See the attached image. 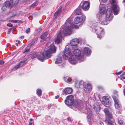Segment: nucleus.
Wrapping results in <instances>:
<instances>
[{"instance_id": "nucleus-1", "label": "nucleus", "mask_w": 125, "mask_h": 125, "mask_svg": "<svg viewBox=\"0 0 125 125\" xmlns=\"http://www.w3.org/2000/svg\"><path fill=\"white\" fill-rule=\"evenodd\" d=\"M106 9L104 7L100 8V14L98 16L99 22L102 25H106L107 24V21H110L112 18V10L110 8H108L106 11V17L105 14Z\"/></svg>"}, {"instance_id": "nucleus-2", "label": "nucleus", "mask_w": 125, "mask_h": 125, "mask_svg": "<svg viewBox=\"0 0 125 125\" xmlns=\"http://www.w3.org/2000/svg\"><path fill=\"white\" fill-rule=\"evenodd\" d=\"M75 26L73 24L72 20L70 18H68L65 23L64 28L62 27L60 31V33L64 36L69 35L72 33V29Z\"/></svg>"}, {"instance_id": "nucleus-3", "label": "nucleus", "mask_w": 125, "mask_h": 125, "mask_svg": "<svg viewBox=\"0 0 125 125\" xmlns=\"http://www.w3.org/2000/svg\"><path fill=\"white\" fill-rule=\"evenodd\" d=\"M65 51L64 53H61L59 54L58 57L55 62V63L58 64L61 63L63 61V60L67 59L68 58L70 54L69 46L67 45L66 46Z\"/></svg>"}, {"instance_id": "nucleus-4", "label": "nucleus", "mask_w": 125, "mask_h": 125, "mask_svg": "<svg viewBox=\"0 0 125 125\" xmlns=\"http://www.w3.org/2000/svg\"><path fill=\"white\" fill-rule=\"evenodd\" d=\"M104 111L105 114L106 119L105 120L106 123L107 122L108 125H113L114 122L113 121V116L112 113L109 111L107 108L104 109Z\"/></svg>"}, {"instance_id": "nucleus-5", "label": "nucleus", "mask_w": 125, "mask_h": 125, "mask_svg": "<svg viewBox=\"0 0 125 125\" xmlns=\"http://www.w3.org/2000/svg\"><path fill=\"white\" fill-rule=\"evenodd\" d=\"M117 3L116 0H111V8L115 15H117L120 10L119 7L117 4Z\"/></svg>"}, {"instance_id": "nucleus-6", "label": "nucleus", "mask_w": 125, "mask_h": 125, "mask_svg": "<svg viewBox=\"0 0 125 125\" xmlns=\"http://www.w3.org/2000/svg\"><path fill=\"white\" fill-rule=\"evenodd\" d=\"M73 53L77 60L80 62L84 61L83 57L82 55H81V52L80 50L77 49H75L74 50Z\"/></svg>"}, {"instance_id": "nucleus-7", "label": "nucleus", "mask_w": 125, "mask_h": 125, "mask_svg": "<svg viewBox=\"0 0 125 125\" xmlns=\"http://www.w3.org/2000/svg\"><path fill=\"white\" fill-rule=\"evenodd\" d=\"M12 8H13V7L10 0H8L4 3L1 9L3 11H5L7 9L10 10Z\"/></svg>"}, {"instance_id": "nucleus-8", "label": "nucleus", "mask_w": 125, "mask_h": 125, "mask_svg": "<svg viewBox=\"0 0 125 125\" xmlns=\"http://www.w3.org/2000/svg\"><path fill=\"white\" fill-rule=\"evenodd\" d=\"M74 101L73 96L72 95L68 96L65 101V104L68 106L72 105Z\"/></svg>"}, {"instance_id": "nucleus-9", "label": "nucleus", "mask_w": 125, "mask_h": 125, "mask_svg": "<svg viewBox=\"0 0 125 125\" xmlns=\"http://www.w3.org/2000/svg\"><path fill=\"white\" fill-rule=\"evenodd\" d=\"M79 42V41L78 38H75L71 40L70 44L73 48H75L77 47Z\"/></svg>"}, {"instance_id": "nucleus-10", "label": "nucleus", "mask_w": 125, "mask_h": 125, "mask_svg": "<svg viewBox=\"0 0 125 125\" xmlns=\"http://www.w3.org/2000/svg\"><path fill=\"white\" fill-rule=\"evenodd\" d=\"M83 15V16L80 17L77 16L74 19V22L76 24H78L83 20H84L85 19V16Z\"/></svg>"}, {"instance_id": "nucleus-11", "label": "nucleus", "mask_w": 125, "mask_h": 125, "mask_svg": "<svg viewBox=\"0 0 125 125\" xmlns=\"http://www.w3.org/2000/svg\"><path fill=\"white\" fill-rule=\"evenodd\" d=\"M113 99L115 103V106L116 109H119L121 107L120 104L119 103V101L117 99L115 96L113 97Z\"/></svg>"}, {"instance_id": "nucleus-12", "label": "nucleus", "mask_w": 125, "mask_h": 125, "mask_svg": "<svg viewBox=\"0 0 125 125\" xmlns=\"http://www.w3.org/2000/svg\"><path fill=\"white\" fill-rule=\"evenodd\" d=\"M27 61V60L21 61L18 64L14 66L13 68V70H15L19 68L20 67H22L25 64Z\"/></svg>"}, {"instance_id": "nucleus-13", "label": "nucleus", "mask_w": 125, "mask_h": 125, "mask_svg": "<svg viewBox=\"0 0 125 125\" xmlns=\"http://www.w3.org/2000/svg\"><path fill=\"white\" fill-rule=\"evenodd\" d=\"M57 37L55 39V42L56 43L58 44L60 42L63 35L60 33V32L57 33Z\"/></svg>"}, {"instance_id": "nucleus-14", "label": "nucleus", "mask_w": 125, "mask_h": 125, "mask_svg": "<svg viewBox=\"0 0 125 125\" xmlns=\"http://www.w3.org/2000/svg\"><path fill=\"white\" fill-rule=\"evenodd\" d=\"M109 97L108 96H104L102 98V101L103 103L105 105H108L110 104Z\"/></svg>"}, {"instance_id": "nucleus-15", "label": "nucleus", "mask_w": 125, "mask_h": 125, "mask_svg": "<svg viewBox=\"0 0 125 125\" xmlns=\"http://www.w3.org/2000/svg\"><path fill=\"white\" fill-rule=\"evenodd\" d=\"M87 118L88 121L90 123L91 119L92 117V113L91 110L89 108L87 109Z\"/></svg>"}, {"instance_id": "nucleus-16", "label": "nucleus", "mask_w": 125, "mask_h": 125, "mask_svg": "<svg viewBox=\"0 0 125 125\" xmlns=\"http://www.w3.org/2000/svg\"><path fill=\"white\" fill-rule=\"evenodd\" d=\"M90 3L87 1H84L82 6V8L84 10H88L89 8Z\"/></svg>"}, {"instance_id": "nucleus-17", "label": "nucleus", "mask_w": 125, "mask_h": 125, "mask_svg": "<svg viewBox=\"0 0 125 125\" xmlns=\"http://www.w3.org/2000/svg\"><path fill=\"white\" fill-rule=\"evenodd\" d=\"M99 31L97 32V34L98 38L100 39L104 34V30L102 28H100Z\"/></svg>"}, {"instance_id": "nucleus-18", "label": "nucleus", "mask_w": 125, "mask_h": 125, "mask_svg": "<svg viewBox=\"0 0 125 125\" xmlns=\"http://www.w3.org/2000/svg\"><path fill=\"white\" fill-rule=\"evenodd\" d=\"M63 91L64 94L65 95L72 93L73 91V90L71 88H67L63 90Z\"/></svg>"}, {"instance_id": "nucleus-19", "label": "nucleus", "mask_w": 125, "mask_h": 125, "mask_svg": "<svg viewBox=\"0 0 125 125\" xmlns=\"http://www.w3.org/2000/svg\"><path fill=\"white\" fill-rule=\"evenodd\" d=\"M69 61L70 63L72 64H76V59L75 58L74 56L73 55H71L70 57Z\"/></svg>"}, {"instance_id": "nucleus-20", "label": "nucleus", "mask_w": 125, "mask_h": 125, "mask_svg": "<svg viewBox=\"0 0 125 125\" xmlns=\"http://www.w3.org/2000/svg\"><path fill=\"white\" fill-rule=\"evenodd\" d=\"M83 86L84 90L86 91H89L92 89L91 86L90 84H85Z\"/></svg>"}, {"instance_id": "nucleus-21", "label": "nucleus", "mask_w": 125, "mask_h": 125, "mask_svg": "<svg viewBox=\"0 0 125 125\" xmlns=\"http://www.w3.org/2000/svg\"><path fill=\"white\" fill-rule=\"evenodd\" d=\"M52 53L49 49L47 50L45 52L44 54L47 59L50 58L52 56Z\"/></svg>"}, {"instance_id": "nucleus-22", "label": "nucleus", "mask_w": 125, "mask_h": 125, "mask_svg": "<svg viewBox=\"0 0 125 125\" xmlns=\"http://www.w3.org/2000/svg\"><path fill=\"white\" fill-rule=\"evenodd\" d=\"M48 49L52 53H55L56 51V48L55 46L53 44L50 45L49 49Z\"/></svg>"}, {"instance_id": "nucleus-23", "label": "nucleus", "mask_w": 125, "mask_h": 125, "mask_svg": "<svg viewBox=\"0 0 125 125\" xmlns=\"http://www.w3.org/2000/svg\"><path fill=\"white\" fill-rule=\"evenodd\" d=\"M38 58L42 62H43L44 60L47 59L45 56L44 54L43 53H40L39 56L38 57Z\"/></svg>"}, {"instance_id": "nucleus-24", "label": "nucleus", "mask_w": 125, "mask_h": 125, "mask_svg": "<svg viewBox=\"0 0 125 125\" xmlns=\"http://www.w3.org/2000/svg\"><path fill=\"white\" fill-rule=\"evenodd\" d=\"M84 53L86 55H89L90 54L91 52L90 49L88 48L85 47L84 48Z\"/></svg>"}, {"instance_id": "nucleus-25", "label": "nucleus", "mask_w": 125, "mask_h": 125, "mask_svg": "<svg viewBox=\"0 0 125 125\" xmlns=\"http://www.w3.org/2000/svg\"><path fill=\"white\" fill-rule=\"evenodd\" d=\"M13 8L16 7L18 4L19 0H10Z\"/></svg>"}, {"instance_id": "nucleus-26", "label": "nucleus", "mask_w": 125, "mask_h": 125, "mask_svg": "<svg viewBox=\"0 0 125 125\" xmlns=\"http://www.w3.org/2000/svg\"><path fill=\"white\" fill-rule=\"evenodd\" d=\"M98 25V23L97 22H94L93 23L92 26H91V28L92 29V31L93 32H95L96 31V29L95 27Z\"/></svg>"}, {"instance_id": "nucleus-27", "label": "nucleus", "mask_w": 125, "mask_h": 125, "mask_svg": "<svg viewBox=\"0 0 125 125\" xmlns=\"http://www.w3.org/2000/svg\"><path fill=\"white\" fill-rule=\"evenodd\" d=\"M48 35L47 32H45L41 36V41L42 40V41H43L45 40L46 38L47 37V36Z\"/></svg>"}, {"instance_id": "nucleus-28", "label": "nucleus", "mask_w": 125, "mask_h": 125, "mask_svg": "<svg viewBox=\"0 0 125 125\" xmlns=\"http://www.w3.org/2000/svg\"><path fill=\"white\" fill-rule=\"evenodd\" d=\"M75 12L76 15H83V14L81 12V9L79 7H78L76 9Z\"/></svg>"}, {"instance_id": "nucleus-29", "label": "nucleus", "mask_w": 125, "mask_h": 125, "mask_svg": "<svg viewBox=\"0 0 125 125\" xmlns=\"http://www.w3.org/2000/svg\"><path fill=\"white\" fill-rule=\"evenodd\" d=\"M84 82L82 81H81L79 82L78 84L77 83H75V86L77 88H80L81 85H84Z\"/></svg>"}, {"instance_id": "nucleus-30", "label": "nucleus", "mask_w": 125, "mask_h": 125, "mask_svg": "<svg viewBox=\"0 0 125 125\" xmlns=\"http://www.w3.org/2000/svg\"><path fill=\"white\" fill-rule=\"evenodd\" d=\"M64 79L65 81L69 83H71L73 82V80L71 78H68V77H65Z\"/></svg>"}, {"instance_id": "nucleus-31", "label": "nucleus", "mask_w": 125, "mask_h": 125, "mask_svg": "<svg viewBox=\"0 0 125 125\" xmlns=\"http://www.w3.org/2000/svg\"><path fill=\"white\" fill-rule=\"evenodd\" d=\"M61 9H58L57 10L54 14V16L55 18H56L57 16L59 15L61 13Z\"/></svg>"}, {"instance_id": "nucleus-32", "label": "nucleus", "mask_w": 125, "mask_h": 125, "mask_svg": "<svg viewBox=\"0 0 125 125\" xmlns=\"http://www.w3.org/2000/svg\"><path fill=\"white\" fill-rule=\"evenodd\" d=\"M75 107L76 108H77L78 110H80L82 107V106H81L80 104L79 103H78L77 102H75Z\"/></svg>"}, {"instance_id": "nucleus-33", "label": "nucleus", "mask_w": 125, "mask_h": 125, "mask_svg": "<svg viewBox=\"0 0 125 125\" xmlns=\"http://www.w3.org/2000/svg\"><path fill=\"white\" fill-rule=\"evenodd\" d=\"M37 94L38 96H41L42 95V91L40 89H38L37 90Z\"/></svg>"}, {"instance_id": "nucleus-34", "label": "nucleus", "mask_w": 125, "mask_h": 125, "mask_svg": "<svg viewBox=\"0 0 125 125\" xmlns=\"http://www.w3.org/2000/svg\"><path fill=\"white\" fill-rule=\"evenodd\" d=\"M30 47L29 46L27 47L25 49L23 53H26L29 52L30 51Z\"/></svg>"}, {"instance_id": "nucleus-35", "label": "nucleus", "mask_w": 125, "mask_h": 125, "mask_svg": "<svg viewBox=\"0 0 125 125\" xmlns=\"http://www.w3.org/2000/svg\"><path fill=\"white\" fill-rule=\"evenodd\" d=\"M38 3V1H36L34 3L32 4L31 7L32 8H34L37 6Z\"/></svg>"}, {"instance_id": "nucleus-36", "label": "nucleus", "mask_w": 125, "mask_h": 125, "mask_svg": "<svg viewBox=\"0 0 125 125\" xmlns=\"http://www.w3.org/2000/svg\"><path fill=\"white\" fill-rule=\"evenodd\" d=\"M37 55V53L36 52H34L31 55V57L32 59L35 58Z\"/></svg>"}, {"instance_id": "nucleus-37", "label": "nucleus", "mask_w": 125, "mask_h": 125, "mask_svg": "<svg viewBox=\"0 0 125 125\" xmlns=\"http://www.w3.org/2000/svg\"><path fill=\"white\" fill-rule=\"evenodd\" d=\"M118 123L120 125H122L123 123V119H119Z\"/></svg>"}, {"instance_id": "nucleus-38", "label": "nucleus", "mask_w": 125, "mask_h": 125, "mask_svg": "<svg viewBox=\"0 0 125 125\" xmlns=\"http://www.w3.org/2000/svg\"><path fill=\"white\" fill-rule=\"evenodd\" d=\"M19 21L18 20H11L10 21L11 22L15 23H19Z\"/></svg>"}, {"instance_id": "nucleus-39", "label": "nucleus", "mask_w": 125, "mask_h": 125, "mask_svg": "<svg viewBox=\"0 0 125 125\" xmlns=\"http://www.w3.org/2000/svg\"><path fill=\"white\" fill-rule=\"evenodd\" d=\"M121 78L122 80L125 79V73L123 74L121 77Z\"/></svg>"}, {"instance_id": "nucleus-40", "label": "nucleus", "mask_w": 125, "mask_h": 125, "mask_svg": "<svg viewBox=\"0 0 125 125\" xmlns=\"http://www.w3.org/2000/svg\"><path fill=\"white\" fill-rule=\"evenodd\" d=\"M7 26L10 27H12L13 26V25L12 24H11L10 23H9L8 24H7Z\"/></svg>"}, {"instance_id": "nucleus-41", "label": "nucleus", "mask_w": 125, "mask_h": 125, "mask_svg": "<svg viewBox=\"0 0 125 125\" xmlns=\"http://www.w3.org/2000/svg\"><path fill=\"white\" fill-rule=\"evenodd\" d=\"M30 28H29L27 30H26V32L27 33H28L30 32Z\"/></svg>"}, {"instance_id": "nucleus-42", "label": "nucleus", "mask_w": 125, "mask_h": 125, "mask_svg": "<svg viewBox=\"0 0 125 125\" xmlns=\"http://www.w3.org/2000/svg\"><path fill=\"white\" fill-rule=\"evenodd\" d=\"M16 42H18V43H15V45H16V46H18V44H20V41H16Z\"/></svg>"}, {"instance_id": "nucleus-43", "label": "nucleus", "mask_w": 125, "mask_h": 125, "mask_svg": "<svg viewBox=\"0 0 125 125\" xmlns=\"http://www.w3.org/2000/svg\"><path fill=\"white\" fill-rule=\"evenodd\" d=\"M36 42V41L35 40H33L31 42V44H33L34 43H35V42Z\"/></svg>"}, {"instance_id": "nucleus-44", "label": "nucleus", "mask_w": 125, "mask_h": 125, "mask_svg": "<svg viewBox=\"0 0 125 125\" xmlns=\"http://www.w3.org/2000/svg\"><path fill=\"white\" fill-rule=\"evenodd\" d=\"M122 71H120L118 73H115V74L117 75H119L122 72Z\"/></svg>"}, {"instance_id": "nucleus-45", "label": "nucleus", "mask_w": 125, "mask_h": 125, "mask_svg": "<svg viewBox=\"0 0 125 125\" xmlns=\"http://www.w3.org/2000/svg\"><path fill=\"white\" fill-rule=\"evenodd\" d=\"M11 30V28H10L9 29V30L8 31V34H9L10 32V31Z\"/></svg>"}, {"instance_id": "nucleus-46", "label": "nucleus", "mask_w": 125, "mask_h": 125, "mask_svg": "<svg viewBox=\"0 0 125 125\" xmlns=\"http://www.w3.org/2000/svg\"><path fill=\"white\" fill-rule=\"evenodd\" d=\"M4 63V62L2 61V60H1L0 61V63L1 64H3Z\"/></svg>"}, {"instance_id": "nucleus-47", "label": "nucleus", "mask_w": 125, "mask_h": 125, "mask_svg": "<svg viewBox=\"0 0 125 125\" xmlns=\"http://www.w3.org/2000/svg\"><path fill=\"white\" fill-rule=\"evenodd\" d=\"M118 92L116 91H114L113 92V93L114 94H116Z\"/></svg>"}, {"instance_id": "nucleus-48", "label": "nucleus", "mask_w": 125, "mask_h": 125, "mask_svg": "<svg viewBox=\"0 0 125 125\" xmlns=\"http://www.w3.org/2000/svg\"><path fill=\"white\" fill-rule=\"evenodd\" d=\"M59 95H57L56 96H55L54 98L55 99H57L58 98H59Z\"/></svg>"}, {"instance_id": "nucleus-49", "label": "nucleus", "mask_w": 125, "mask_h": 125, "mask_svg": "<svg viewBox=\"0 0 125 125\" xmlns=\"http://www.w3.org/2000/svg\"><path fill=\"white\" fill-rule=\"evenodd\" d=\"M102 1L103 2H106L107 0H102Z\"/></svg>"}, {"instance_id": "nucleus-50", "label": "nucleus", "mask_w": 125, "mask_h": 125, "mask_svg": "<svg viewBox=\"0 0 125 125\" xmlns=\"http://www.w3.org/2000/svg\"><path fill=\"white\" fill-rule=\"evenodd\" d=\"M21 103H23V102H24V100H21Z\"/></svg>"}, {"instance_id": "nucleus-51", "label": "nucleus", "mask_w": 125, "mask_h": 125, "mask_svg": "<svg viewBox=\"0 0 125 125\" xmlns=\"http://www.w3.org/2000/svg\"><path fill=\"white\" fill-rule=\"evenodd\" d=\"M123 92H124V94L125 96V88H124V90Z\"/></svg>"}, {"instance_id": "nucleus-52", "label": "nucleus", "mask_w": 125, "mask_h": 125, "mask_svg": "<svg viewBox=\"0 0 125 125\" xmlns=\"http://www.w3.org/2000/svg\"><path fill=\"white\" fill-rule=\"evenodd\" d=\"M32 125V123L31 122H30L29 123V125Z\"/></svg>"}, {"instance_id": "nucleus-53", "label": "nucleus", "mask_w": 125, "mask_h": 125, "mask_svg": "<svg viewBox=\"0 0 125 125\" xmlns=\"http://www.w3.org/2000/svg\"><path fill=\"white\" fill-rule=\"evenodd\" d=\"M30 121H33V119H30Z\"/></svg>"}, {"instance_id": "nucleus-54", "label": "nucleus", "mask_w": 125, "mask_h": 125, "mask_svg": "<svg viewBox=\"0 0 125 125\" xmlns=\"http://www.w3.org/2000/svg\"><path fill=\"white\" fill-rule=\"evenodd\" d=\"M93 108L94 109H96V107H95V106H94V107H93Z\"/></svg>"}, {"instance_id": "nucleus-55", "label": "nucleus", "mask_w": 125, "mask_h": 125, "mask_svg": "<svg viewBox=\"0 0 125 125\" xmlns=\"http://www.w3.org/2000/svg\"><path fill=\"white\" fill-rule=\"evenodd\" d=\"M15 16V15L12 16H11V17H13L14 16Z\"/></svg>"}, {"instance_id": "nucleus-56", "label": "nucleus", "mask_w": 125, "mask_h": 125, "mask_svg": "<svg viewBox=\"0 0 125 125\" xmlns=\"http://www.w3.org/2000/svg\"><path fill=\"white\" fill-rule=\"evenodd\" d=\"M39 29L40 30H41V28H39Z\"/></svg>"}, {"instance_id": "nucleus-57", "label": "nucleus", "mask_w": 125, "mask_h": 125, "mask_svg": "<svg viewBox=\"0 0 125 125\" xmlns=\"http://www.w3.org/2000/svg\"><path fill=\"white\" fill-rule=\"evenodd\" d=\"M100 123L101 124H103V123L102 122H101Z\"/></svg>"}, {"instance_id": "nucleus-58", "label": "nucleus", "mask_w": 125, "mask_h": 125, "mask_svg": "<svg viewBox=\"0 0 125 125\" xmlns=\"http://www.w3.org/2000/svg\"><path fill=\"white\" fill-rule=\"evenodd\" d=\"M40 115H38V116H40Z\"/></svg>"}, {"instance_id": "nucleus-59", "label": "nucleus", "mask_w": 125, "mask_h": 125, "mask_svg": "<svg viewBox=\"0 0 125 125\" xmlns=\"http://www.w3.org/2000/svg\"><path fill=\"white\" fill-rule=\"evenodd\" d=\"M24 37V36H23L22 37V38H23Z\"/></svg>"}, {"instance_id": "nucleus-60", "label": "nucleus", "mask_w": 125, "mask_h": 125, "mask_svg": "<svg viewBox=\"0 0 125 125\" xmlns=\"http://www.w3.org/2000/svg\"><path fill=\"white\" fill-rule=\"evenodd\" d=\"M99 107V106H98V107Z\"/></svg>"}, {"instance_id": "nucleus-61", "label": "nucleus", "mask_w": 125, "mask_h": 125, "mask_svg": "<svg viewBox=\"0 0 125 125\" xmlns=\"http://www.w3.org/2000/svg\"><path fill=\"white\" fill-rule=\"evenodd\" d=\"M0 65H1V64H0Z\"/></svg>"}]
</instances>
